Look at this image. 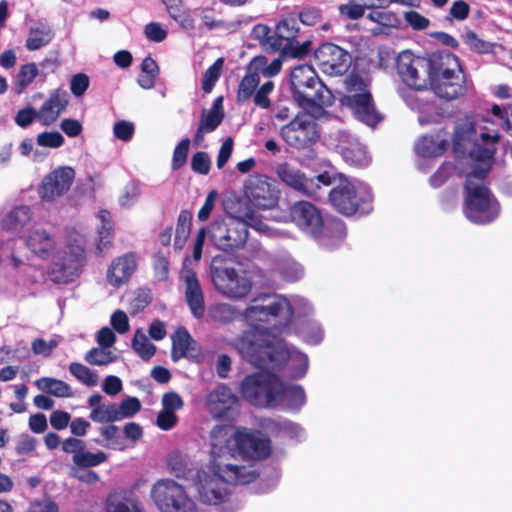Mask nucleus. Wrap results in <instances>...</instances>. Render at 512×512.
I'll list each match as a JSON object with an SVG mask.
<instances>
[{"mask_svg": "<svg viewBox=\"0 0 512 512\" xmlns=\"http://www.w3.org/2000/svg\"><path fill=\"white\" fill-rule=\"evenodd\" d=\"M97 218L101 223V225L98 228L99 242L97 244V249L99 252H102L109 247L111 233L113 230V224L111 219V213L107 210L99 211L97 214Z\"/></svg>", "mask_w": 512, "mask_h": 512, "instance_id": "f704fd0d", "label": "nucleus"}, {"mask_svg": "<svg viewBox=\"0 0 512 512\" xmlns=\"http://www.w3.org/2000/svg\"><path fill=\"white\" fill-rule=\"evenodd\" d=\"M32 219L33 212L29 206H15L1 217L0 228L8 233H20Z\"/></svg>", "mask_w": 512, "mask_h": 512, "instance_id": "c85d7f7f", "label": "nucleus"}, {"mask_svg": "<svg viewBox=\"0 0 512 512\" xmlns=\"http://www.w3.org/2000/svg\"><path fill=\"white\" fill-rule=\"evenodd\" d=\"M190 474L199 499L209 505L224 502L229 496V485L247 484L257 476L250 465L223 462H209L207 467Z\"/></svg>", "mask_w": 512, "mask_h": 512, "instance_id": "39448f33", "label": "nucleus"}, {"mask_svg": "<svg viewBox=\"0 0 512 512\" xmlns=\"http://www.w3.org/2000/svg\"><path fill=\"white\" fill-rule=\"evenodd\" d=\"M273 89L274 83L272 81H266L257 91L255 90L253 99L255 105L263 109H268L271 105L269 95L272 93Z\"/></svg>", "mask_w": 512, "mask_h": 512, "instance_id": "6e6d98bb", "label": "nucleus"}, {"mask_svg": "<svg viewBox=\"0 0 512 512\" xmlns=\"http://www.w3.org/2000/svg\"><path fill=\"white\" fill-rule=\"evenodd\" d=\"M333 189L329 194L331 204L341 213L351 215L361 209L369 210L372 194L369 187L361 181H350L342 175L331 176Z\"/></svg>", "mask_w": 512, "mask_h": 512, "instance_id": "9d476101", "label": "nucleus"}, {"mask_svg": "<svg viewBox=\"0 0 512 512\" xmlns=\"http://www.w3.org/2000/svg\"><path fill=\"white\" fill-rule=\"evenodd\" d=\"M288 298L282 295H267L255 299L243 313L249 331L229 344L252 365L271 359V349L280 338L273 332H281L289 325Z\"/></svg>", "mask_w": 512, "mask_h": 512, "instance_id": "f03ea898", "label": "nucleus"}, {"mask_svg": "<svg viewBox=\"0 0 512 512\" xmlns=\"http://www.w3.org/2000/svg\"><path fill=\"white\" fill-rule=\"evenodd\" d=\"M144 34L153 42H162L167 37V31L158 22H150L145 25Z\"/></svg>", "mask_w": 512, "mask_h": 512, "instance_id": "0e129e2a", "label": "nucleus"}, {"mask_svg": "<svg viewBox=\"0 0 512 512\" xmlns=\"http://www.w3.org/2000/svg\"><path fill=\"white\" fill-rule=\"evenodd\" d=\"M299 33L297 19L293 15L282 18L275 27L274 37L280 44V50L294 56H301L308 51L309 42L300 44L296 38Z\"/></svg>", "mask_w": 512, "mask_h": 512, "instance_id": "b1692460", "label": "nucleus"}, {"mask_svg": "<svg viewBox=\"0 0 512 512\" xmlns=\"http://www.w3.org/2000/svg\"><path fill=\"white\" fill-rule=\"evenodd\" d=\"M35 385L39 390L55 397L65 398L72 395L70 385L59 379L43 377L36 380Z\"/></svg>", "mask_w": 512, "mask_h": 512, "instance_id": "473e14b6", "label": "nucleus"}, {"mask_svg": "<svg viewBox=\"0 0 512 512\" xmlns=\"http://www.w3.org/2000/svg\"><path fill=\"white\" fill-rule=\"evenodd\" d=\"M118 356L107 347H97L85 354V361L95 366H107L117 360Z\"/></svg>", "mask_w": 512, "mask_h": 512, "instance_id": "58836bf2", "label": "nucleus"}, {"mask_svg": "<svg viewBox=\"0 0 512 512\" xmlns=\"http://www.w3.org/2000/svg\"><path fill=\"white\" fill-rule=\"evenodd\" d=\"M434 68V55L427 59L410 51H402L397 57V71L402 81L416 90L426 89Z\"/></svg>", "mask_w": 512, "mask_h": 512, "instance_id": "ddd939ff", "label": "nucleus"}, {"mask_svg": "<svg viewBox=\"0 0 512 512\" xmlns=\"http://www.w3.org/2000/svg\"><path fill=\"white\" fill-rule=\"evenodd\" d=\"M238 402V397L226 384H218L205 397V407L214 419L227 417Z\"/></svg>", "mask_w": 512, "mask_h": 512, "instance_id": "393cba45", "label": "nucleus"}, {"mask_svg": "<svg viewBox=\"0 0 512 512\" xmlns=\"http://www.w3.org/2000/svg\"><path fill=\"white\" fill-rule=\"evenodd\" d=\"M52 39V32L49 26L39 25L30 29L26 40V47L29 50H37L47 45Z\"/></svg>", "mask_w": 512, "mask_h": 512, "instance_id": "c9c22d12", "label": "nucleus"}, {"mask_svg": "<svg viewBox=\"0 0 512 512\" xmlns=\"http://www.w3.org/2000/svg\"><path fill=\"white\" fill-rule=\"evenodd\" d=\"M244 399L254 406L275 408L280 405L289 410H300L306 403L302 386L285 384L276 375L262 371L248 375L240 385Z\"/></svg>", "mask_w": 512, "mask_h": 512, "instance_id": "20e7f679", "label": "nucleus"}, {"mask_svg": "<svg viewBox=\"0 0 512 512\" xmlns=\"http://www.w3.org/2000/svg\"><path fill=\"white\" fill-rule=\"evenodd\" d=\"M134 351L144 360H149L156 351V347L147 338L142 330H137L132 341Z\"/></svg>", "mask_w": 512, "mask_h": 512, "instance_id": "ea45409f", "label": "nucleus"}, {"mask_svg": "<svg viewBox=\"0 0 512 512\" xmlns=\"http://www.w3.org/2000/svg\"><path fill=\"white\" fill-rule=\"evenodd\" d=\"M68 103L69 96L65 90H53L37 111L38 121L45 126L52 125L66 109Z\"/></svg>", "mask_w": 512, "mask_h": 512, "instance_id": "cd10ccee", "label": "nucleus"}, {"mask_svg": "<svg viewBox=\"0 0 512 512\" xmlns=\"http://www.w3.org/2000/svg\"><path fill=\"white\" fill-rule=\"evenodd\" d=\"M243 193L247 202L259 210L275 208L280 198V190L275 181L267 175L258 173L245 180Z\"/></svg>", "mask_w": 512, "mask_h": 512, "instance_id": "4468645a", "label": "nucleus"}, {"mask_svg": "<svg viewBox=\"0 0 512 512\" xmlns=\"http://www.w3.org/2000/svg\"><path fill=\"white\" fill-rule=\"evenodd\" d=\"M58 343L56 339L46 341L42 338H38L32 342L31 348L35 354L47 357L51 355L53 350L58 346Z\"/></svg>", "mask_w": 512, "mask_h": 512, "instance_id": "680f3d73", "label": "nucleus"}, {"mask_svg": "<svg viewBox=\"0 0 512 512\" xmlns=\"http://www.w3.org/2000/svg\"><path fill=\"white\" fill-rule=\"evenodd\" d=\"M110 323L114 330L120 334L126 333L130 328L128 316L122 310H116L111 315Z\"/></svg>", "mask_w": 512, "mask_h": 512, "instance_id": "69168bd1", "label": "nucleus"}, {"mask_svg": "<svg viewBox=\"0 0 512 512\" xmlns=\"http://www.w3.org/2000/svg\"><path fill=\"white\" fill-rule=\"evenodd\" d=\"M448 147V140L441 134L424 136L415 145L416 153L422 157H437L442 155Z\"/></svg>", "mask_w": 512, "mask_h": 512, "instance_id": "2f4dec72", "label": "nucleus"}, {"mask_svg": "<svg viewBox=\"0 0 512 512\" xmlns=\"http://www.w3.org/2000/svg\"><path fill=\"white\" fill-rule=\"evenodd\" d=\"M248 226L267 236H274L278 233L275 228L259 219L254 212L249 211L238 217L227 216L216 219L208 231L209 238L213 245L220 250L238 249L247 240Z\"/></svg>", "mask_w": 512, "mask_h": 512, "instance_id": "423d86ee", "label": "nucleus"}, {"mask_svg": "<svg viewBox=\"0 0 512 512\" xmlns=\"http://www.w3.org/2000/svg\"><path fill=\"white\" fill-rule=\"evenodd\" d=\"M75 178V171L70 166H61L47 174L38 187L41 200L54 202L66 194Z\"/></svg>", "mask_w": 512, "mask_h": 512, "instance_id": "aec40b11", "label": "nucleus"}, {"mask_svg": "<svg viewBox=\"0 0 512 512\" xmlns=\"http://www.w3.org/2000/svg\"><path fill=\"white\" fill-rule=\"evenodd\" d=\"M289 303V323L292 320V317L295 316H307L312 312V306L309 301L300 296H293L291 299H288Z\"/></svg>", "mask_w": 512, "mask_h": 512, "instance_id": "603ef678", "label": "nucleus"}, {"mask_svg": "<svg viewBox=\"0 0 512 512\" xmlns=\"http://www.w3.org/2000/svg\"><path fill=\"white\" fill-rule=\"evenodd\" d=\"M150 499L159 512H198L186 489L170 478L159 479L152 485Z\"/></svg>", "mask_w": 512, "mask_h": 512, "instance_id": "f8f14e48", "label": "nucleus"}, {"mask_svg": "<svg viewBox=\"0 0 512 512\" xmlns=\"http://www.w3.org/2000/svg\"><path fill=\"white\" fill-rule=\"evenodd\" d=\"M367 18L388 28H398L401 25V18L392 11H373L367 15Z\"/></svg>", "mask_w": 512, "mask_h": 512, "instance_id": "8fccbe9b", "label": "nucleus"}, {"mask_svg": "<svg viewBox=\"0 0 512 512\" xmlns=\"http://www.w3.org/2000/svg\"><path fill=\"white\" fill-rule=\"evenodd\" d=\"M281 67L282 60L280 58H276L271 63H268L267 58L264 56L254 57L247 67L246 75L239 84L238 100L245 102L250 99L260 82V77H273L280 72Z\"/></svg>", "mask_w": 512, "mask_h": 512, "instance_id": "f3484780", "label": "nucleus"}, {"mask_svg": "<svg viewBox=\"0 0 512 512\" xmlns=\"http://www.w3.org/2000/svg\"><path fill=\"white\" fill-rule=\"evenodd\" d=\"M338 10L341 16L351 20H358L365 14L359 0H347L346 3L339 5Z\"/></svg>", "mask_w": 512, "mask_h": 512, "instance_id": "864d4df0", "label": "nucleus"}, {"mask_svg": "<svg viewBox=\"0 0 512 512\" xmlns=\"http://www.w3.org/2000/svg\"><path fill=\"white\" fill-rule=\"evenodd\" d=\"M463 42L474 52L486 54L493 51L494 44L481 39L475 32L466 30L462 33Z\"/></svg>", "mask_w": 512, "mask_h": 512, "instance_id": "79ce46f5", "label": "nucleus"}, {"mask_svg": "<svg viewBox=\"0 0 512 512\" xmlns=\"http://www.w3.org/2000/svg\"><path fill=\"white\" fill-rule=\"evenodd\" d=\"M210 462L236 463L234 433L227 425H216L210 432Z\"/></svg>", "mask_w": 512, "mask_h": 512, "instance_id": "5701e85b", "label": "nucleus"}, {"mask_svg": "<svg viewBox=\"0 0 512 512\" xmlns=\"http://www.w3.org/2000/svg\"><path fill=\"white\" fill-rule=\"evenodd\" d=\"M38 69L34 63H29L21 67L17 74L15 81V90L17 93H22L27 86H29L36 76Z\"/></svg>", "mask_w": 512, "mask_h": 512, "instance_id": "de8ad7c7", "label": "nucleus"}, {"mask_svg": "<svg viewBox=\"0 0 512 512\" xmlns=\"http://www.w3.org/2000/svg\"><path fill=\"white\" fill-rule=\"evenodd\" d=\"M315 58L322 72L331 76L342 75L352 62L347 51L332 43L322 44L315 51Z\"/></svg>", "mask_w": 512, "mask_h": 512, "instance_id": "412c9836", "label": "nucleus"}, {"mask_svg": "<svg viewBox=\"0 0 512 512\" xmlns=\"http://www.w3.org/2000/svg\"><path fill=\"white\" fill-rule=\"evenodd\" d=\"M235 455L259 460L270 453V441L260 432L239 428L234 433Z\"/></svg>", "mask_w": 512, "mask_h": 512, "instance_id": "6ab92c4d", "label": "nucleus"}, {"mask_svg": "<svg viewBox=\"0 0 512 512\" xmlns=\"http://www.w3.org/2000/svg\"><path fill=\"white\" fill-rule=\"evenodd\" d=\"M337 150L349 165L365 167L370 162L366 148L352 135L341 132L338 137Z\"/></svg>", "mask_w": 512, "mask_h": 512, "instance_id": "bb28decb", "label": "nucleus"}, {"mask_svg": "<svg viewBox=\"0 0 512 512\" xmlns=\"http://www.w3.org/2000/svg\"><path fill=\"white\" fill-rule=\"evenodd\" d=\"M90 418L96 423H109L119 421L117 404H102L96 409H92Z\"/></svg>", "mask_w": 512, "mask_h": 512, "instance_id": "37998d69", "label": "nucleus"}, {"mask_svg": "<svg viewBox=\"0 0 512 512\" xmlns=\"http://www.w3.org/2000/svg\"><path fill=\"white\" fill-rule=\"evenodd\" d=\"M224 66L223 58H218L206 71L202 81V88L204 92L210 93L221 76Z\"/></svg>", "mask_w": 512, "mask_h": 512, "instance_id": "09e8293b", "label": "nucleus"}, {"mask_svg": "<svg viewBox=\"0 0 512 512\" xmlns=\"http://www.w3.org/2000/svg\"><path fill=\"white\" fill-rule=\"evenodd\" d=\"M289 216L303 232L319 239L322 245L330 246L322 237L323 219L320 211L310 202L298 201L289 209Z\"/></svg>", "mask_w": 512, "mask_h": 512, "instance_id": "a211bd4d", "label": "nucleus"}, {"mask_svg": "<svg viewBox=\"0 0 512 512\" xmlns=\"http://www.w3.org/2000/svg\"><path fill=\"white\" fill-rule=\"evenodd\" d=\"M210 271L215 289L227 298L242 299L252 289V282L246 273L221 256L213 257Z\"/></svg>", "mask_w": 512, "mask_h": 512, "instance_id": "9b49d317", "label": "nucleus"}, {"mask_svg": "<svg viewBox=\"0 0 512 512\" xmlns=\"http://www.w3.org/2000/svg\"><path fill=\"white\" fill-rule=\"evenodd\" d=\"M182 278L186 285V299L194 317L201 318L204 314V298L200 283L194 272L185 271Z\"/></svg>", "mask_w": 512, "mask_h": 512, "instance_id": "c756f323", "label": "nucleus"}, {"mask_svg": "<svg viewBox=\"0 0 512 512\" xmlns=\"http://www.w3.org/2000/svg\"><path fill=\"white\" fill-rule=\"evenodd\" d=\"M69 371L78 381L86 386L93 387L98 383L97 374L81 363H71L69 365Z\"/></svg>", "mask_w": 512, "mask_h": 512, "instance_id": "c03bdc74", "label": "nucleus"}, {"mask_svg": "<svg viewBox=\"0 0 512 512\" xmlns=\"http://www.w3.org/2000/svg\"><path fill=\"white\" fill-rule=\"evenodd\" d=\"M141 194L140 183L138 181H130L124 186L118 196V204L124 209H131L139 201Z\"/></svg>", "mask_w": 512, "mask_h": 512, "instance_id": "4c0bfd02", "label": "nucleus"}, {"mask_svg": "<svg viewBox=\"0 0 512 512\" xmlns=\"http://www.w3.org/2000/svg\"><path fill=\"white\" fill-rule=\"evenodd\" d=\"M190 146V140L188 138L182 139L174 149L172 168L178 170L181 168L187 159L188 151Z\"/></svg>", "mask_w": 512, "mask_h": 512, "instance_id": "bf43d9fd", "label": "nucleus"}, {"mask_svg": "<svg viewBox=\"0 0 512 512\" xmlns=\"http://www.w3.org/2000/svg\"><path fill=\"white\" fill-rule=\"evenodd\" d=\"M184 405L183 399L176 392L165 393L162 397L163 410L175 412L180 410Z\"/></svg>", "mask_w": 512, "mask_h": 512, "instance_id": "774afa93", "label": "nucleus"}, {"mask_svg": "<svg viewBox=\"0 0 512 512\" xmlns=\"http://www.w3.org/2000/svg\"><path fill=\"white\" fill-rule=\"evenodd\" d=\"M192 338L187 330L178 329L173 336V351L172 356L174 359L184 357L190 349Z\"/></svg>", "mask_w": 512, "mask_h": 512, "instance_id": "49530a36", "label": "nucleus"}, {"mask_svg": "<svg viewBox=\"0 0 512 512\" xmlns=\"http://www.w3.org/2000/svg\"><path fill=\"white\" fill-rule=\"evenodd\" d=\"M271 359L263 362L262 364L256 365L261 368H276L286 361L290 363V365L295 369L294 377L300 378L305 375L308 369V358L305 354L299 352L298 350H289L286 344L280 340H276L275 344L272 346Z\"/></svg>", "mask_w": 512, "mask_h": 512, "instance_id": "4be33fe9", "label": "nucleus"}, {"mask_svg": "<svg viewBox=\"0 0 512 512\" xmlns=\"http://www.w3.org/2000/svg\"><path fill=\"white\" fill-rule=\"evenodd\" d=\"M498 138L496 131L475 125L468 118L459 123L455 131L454 152L468 153L459 160V165L467 164L470 167L468 171H463L466 174L463 212L468 220L477 224L494 221L500 212L498 201L483 182L491 168Z\"/></svg>", "mask_w": 512, "mask_h": 512, "instance_id": "f257e3e1", "label": "nucleus"}, {"mask_svg": "<svg viewBox=\"0 0 512 512\" xmlns=\"http://www.w3.org/2000/svg\"><path fill=\"white\" fill-rule=\"evenodd\" d=\"M210 158L205 152H197L193 155L191 160V167L193 171L206 175L210 170Z\"/></svg>", "mask_w": 512, "mask_h": 512, "instance_id": "e2e57ef3", "label": "nucleus"}, {"mask_svg": "<svg viewBox=\"0 0 512 512\" xmlns=\"http://www.w3.org/2000/svg\"><path fill=\"white\" fill-rule=\"evenodd\" d=\"M35 119H38V112L32 107L19 110L14 118L15 123L22 128L29 126Z\"/></svg>", "mask_w": 512, "mask_h": 512, "instance_id": "338daca9", "label": "nucleus"}, {"mask_svg": "<svg viewBox=\"0 0 512 512\" xmlns=\"http://www.w3.org/2000/svg\"><path fill=\"white\" fill-rule=\"evenodd\" d=\"M69 476L87 484H94L99 481V476L96 472L76 465L69 467Z\"/></svg>", "mask_w": 512, "mask_h": 512, "instance_id": "13d9d810", "label": "nucleus"}, {"mask_svg": "<svg viewBox=\"0 0 512 512\" xmlns=\"http://www.w3.org/2000/svg\"><path fill=\"white\" fill-rule=\"evenodd\" d=\"M106 460L107 455L104 452L98 451L93 453L84 448L81 453L72 456V465L89 468L98 466Z\"/></svg>", "mask_w": 512, "mask_h": 512, "instance_id": "a19ab883", "label": "nucleus"}, {"mask_svg": "<svg viewBox=\"0 0 512 512\" xmlns=\"http://www.w3.org/2000/svg\"><path fill=\"white\" fill-rule=\"evenodd\" d=\"M26 250L33 258H52L50 270L54 282L66 283L81 273L85 260V237L77 235L69 238L67 244L58 250V241L47 229L34 226L20 236Z\"/></svg>", "mask_w": 512, "mask_h": 512, "instance_id": "7ed1b4c3", "label": "nucleus"}, {"mask_svg": "<svg viewBox=\"0 0 512 512\" xmlns=\"http://www.w3.org/2000/svg\"><path fill=\"white\" fill-rule=\"evenodd\" d=\"M251 36L259 41V44L266 50L271 52L280 51V44L275 39L274 34H270V28L264 24H257L253 27Z\"/></svg>", "mask_w": 512, "mask_h": 512, "instance_id": "e433bc0d", "label": "nucleus"}, {"mask_svg": "<svg viewBox=\"0 0 512 512\" xmlns=\"http://www.w3.org/2000/svg\"><path fill=\"white\" fill-rule=\"evenodd\" d=\"M319 130L314 117L307 112L298 113L280 129L284 142L297 150L308 148L319 138Z\"/></svg>", "mask_w": 512, "mask_h": 512, "instance_id": "dca6fc26", "label": "nucleus"}, {"mask_svg": "<svg viewBox=\"0 0 512 512\" xmlns=\"http://www.w3.org/2000/svg\"><path fill=\"white\" fill-rule=\"evenodd\" d=\"M141 408V403L136 397H128L117 404L119 421L134 416Z\"/></svg>", "mask_w": 512, "mask_h": 512, "instance_id": "5fc2aeb1", "label": "nucleus"}, {"mask_svg": "<svg viewBox=\"0 0 512 512\" xmlns=\"http://www.w3.org/2000/svg\"><path fill=\"white\" fill-rule=\"evenodd\" d=\"M138 265L137 257L134 253H126L115 258L106 271V282L115 289L125 285Z\"/></svg>", "mask_w": 512, "mask_h": 512, "instance_id": "a878e982", "label": "nucleus"}, {"mask_svg": "<svg viewBox=\"0 0 512 512\" xmlns=\"http://www.w3.org/2000/svg\"><path fill=\"white\" fill-rule=\"evenodd\" d=\"M222 119L223 113H218L210 110H203L199 122V127L195 134V143L200 144L203 141L205 134L214 131L222 122Z\"/></svg>", "mask_w": 512, "mask_h": 512, "instance_id": "72a5a7b5", "label": "nucleus"}, {"mask_svg": "<svg viewBox=\"0 0 512 512\" xmlns=\"http://www.w3.org/2000/svg\"><path fill=\"white\" fill-rule=\"evenodd\" d=\"M169 16L176 21L183 29H194V19L188 10L182 9L179 5L165 4Z\"/></svg>", "mask_w": 512, "mask_h": 512, "instance_id": "a18cd8bd", "label": "nucleus"}, {"mask_svg": "<svg viewBox=\"0 0 512 512\" xmlns=\"http://www.w3.org/2000/svg\"><path fill=\"white\" fill-rule=\"evenodd\" d=\"M105 512H146L142 503L123 491L110 493L105 501Z\"/></svg>", "mask_w": 512, "mask_h": 512, "instance_id": "7c9ffc66", "label": "nucleus"}, {"mask_svg": "<svg viewBox=\"0 0 512 512\" xmlns=\"http://www.w3.org/2000/svg\"><path fill=\"white\" fill-rule=\"evenodd\" d=\"M429 86L438 97L446 100H453L466 94L465 75L456 56L451 53L434 55V68Z\"/></svg>", "mask_w": 512, "mask_h": 512, "instance_id": "0eeeda50", "label": "nucleus"}, {"mask_svg": "<svg viewBox=\"0 0 512 512\" xmlns=\"http://www.w3.org/2000/svg\"><path fill=\"white\" fill-rule=\"evenodd\" d=\"M340 102L351 111L355 119L371 128L382 119L374 105L369 82L359 75L351 74L345 79V93Z\"/></svg>", "mask_w": 512, "mask_h": 512, "instance_id": "6e6552de", "label": "nucleus"}, {"mask_svg": "<svg viewBox=\"0 0 512 512\" xmlns=\"http://www.w3.org/2000/svg\"><path fill=\"white\" fill-rule=\"evenodd\" d=\"M134 131L135 128L133 123L125 120L118 121L113 126L114 136L124 142L132 139Z\"/></svg>", "mask_w": 512, "mask_h": 512, "instance_id": "052dcab7", "label": "nucleus"}, {"mask_svg": "<svg viewBox=\"0 0 512 512\" xmlns=\"http://www.w3.org/2000/svg\"><path fill=\"white\" fill-rule=\"evenodd\" d=\"M276 269L285 280L291 282L299 280L303 275L302 266L292 259H286L278 264Z\"/></svg>", "mask_w": 512, "mask_h": 512, "instance_id": "3c124183", "label": "nucleus"}, {"mask_svg": "<svg viewBox=\"0 0 512 512\" xmlns=\"http://www.w3.org/2000/svg\"><path fill=\"white\" fill-rule=\"evenodd\" d=\"M274 173L281 183L302 194L313 196L323 186H330L331 175L323 173L313 178L306 175L295 165L283 161L274 166Z\"/></svg>", "mask_w": 512, "mask_h": 512, "instance_id": "2eb2a0df", "label": "nucleus"}, {"mask_svg": "<svg viewBox=\"0 0 512 512\" xmlns=\"http://www.w3.org/2000/svg\"><path fill=\"white\" fill-rule=\"evenodd\" d=\"M65 142L64 137L57 131L43 132L37 136V144L41 147L59 148Z\"/></svg>", "mask_w": 512, "mask_h": 512, "instance_id": "4d7b16f0", "label": "nucleus"}, {"mask_svg": "<svg viewBox=\"0 0 512 512\" xmlns=\"http://www.w3.org/2000/svg\"><path fill=\"white\" fill-rule=\"evenodd\" d=\"M290 82L294 98L302 107L332 104L331 92L320 81L312 66L301 64L294 67L290 73Z\"/></svg>", "mask_w": 512, "mask_h": 512, "instance_id": "1a4fd4ad", "label": "nucleus"}]
</instances>
